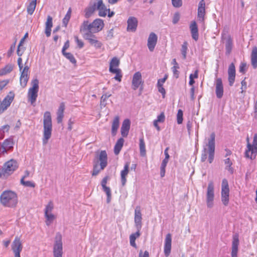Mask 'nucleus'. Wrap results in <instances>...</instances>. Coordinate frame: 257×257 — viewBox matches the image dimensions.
<instances>
[{
	"label": "nucleus",
	"instance_id": "50",
	"mask_svg": "<svg viewBox=\"0 0 257 257\" xmlns=\"http://www.w3.org/2000/svg\"><path fill=\"white\" fill-rule=\"evenodd\" d=\"M46 29H51V28L53 26L52 23V18L50 16H48L47 17V21L45 24Z\"/></svg>",
	"mask_w": 257,
	"mask_h": 257
},
{
	"label": "nucleus",
	"instance_id": "5",
	"mask_svg": "<svg viewBox=\"0 0 257 257\" xmlns=\"http://www.w3.org/2000/svg\"><path fill=\"white\" fill-rule=\"evenodd\" d=\"M31 84L32 87L30 88L28 90V97L31 104L35 106L39 91V81L36 78L32 81Z\"/></svg>",
	"mask_w": 257,
	"mask_h": 257
},
{
	"label": "nucleus",
	"instance_id": "35",
	"mask_svg": "<svg viewBox=\"0 0 257 257\" xmlns=\"http://www.w3.org/2000/svg\"><path fill=\"white\" fill-rule=\"evenodd\" d=\"M96 4L95 3L93 5L90 6L85 10V17L88 18L92 15L94 12L96 10Z\"/></svg>",
	"mask_w": 257,
	"mask_h": 257
},
{
	"label": "nucleus",
	"instance_id": "14",
	"mask_svg": "<svg viewBox=\"0 0 257 257\" xmlns=\"http://www.w3.org/2000/svg\"><path fill=\"white\" fill-rule=\"evenodd\" d=\"M215 93L218 98H221L223 95V86L221 78H217L215 80Z\"/></svg>",
	"mask_w": 257,
	"mask_h": 257
},
{
	"label": "nucleus",
	"instance_id": "59",
	"mask_svg": "<svg viewBox=\"0 0 257 257\" xmlns=\"http://www.w3.org/2000/svg\"><path fill=\"white\" fill-rule=\"evenodd\" d=\"M207 151L206 147H204L203 152L201 155V160L202 162H204L207 159Z\"/></svg>",
	"mask_w": 257,
	"mask_h": 257
},
{
	"label": "nucleus",
	"instance_id": "58",
	"mask_svg": "<svg viewBox=\"0 0 257 257\" xmlns=\"http://www.w3.org/2000/svg\"><path fill=\"white\" fill-rule=\"evenodd\" d=\"M25 50V48L23 47V45H20V44H19L17 51L18 55L19 56H21L24 53Z\"/></svg>",
	"mask_w": 257,
	"mask_h": 257
},
{
	"label": "nucleus",
	"instance_id": "37",
	"mask_svg": "<svg viewBox=\"0 0 257 257\" xmlns=\"http://www.w3.org/2000/svg\"><path fill=\"white\" fill-rule=\"evenodd\" d=\"M140 150L142 156H145L146 154L145 143L143 137L140 139Z\"/></svg>",
	"mask_w": 257,
	"mask_h": 257
},
{
	"label": "nucleus",
	"instance_id": "64",
	"mask_svg": "<svg viewBox=\"0 0 257 257\" xmlns=\"http://www.w3.org/2000/svg\"><path fill=\"white\" fill-rule=\"evenodd\" d=\"M9 82V80L0 81V91L2 90Z\"/></svg>",
	"mask_w": 257,
	"mask_h": 257
},
{
	"label": "nucleus",
	"instance_id": "11",
	"mask_svg": "<svg viewBox=\"0 0 257 257\" xmlns=\"http://www.w3.org/2000/svg\"><path fill=\"white\" fill-rule=\"evenodd\" d=\"M14 93L11 91L9 94L4 99L0 104V113L1 111H4L10 105L14 98Z\"/></svg>",
	"mask_w": 257,
	"mask_h": 257
},
{
	"label": "nucleus",
	"instance_id": "1",
	"mask_svg": "<svg viewBox=\"0 0 257 257\" xmlns=\"http://www.w3.org/2000/svg\"><path fill=\"white\" fill-rule=\"evenodd\" d=\"M142 213L139 207H137L135 210V225L137 230V232L132 233L130 236V242L131 246L137 248L136 239L141 235L140 230L142 227Z\"/></svg>",
	"mask_w": 257,
	"mask_h": 257
},
{
	"label": "nucleus",
	"instance_id": "16",
	"mask_svg": "<svg viewBox=\"0 0 257 257\" xmlns=\"http://www.w3.org/2000/svg\"><path fill=\"white\" fill-rule=\"evenodd\" d=\"M228 79L230 86H232L235 81V68L234 64L231 63L228 69Z\"/></svg>",
	"mask_w": 257,
	"mask_h": 257
},
{
	"label": "nucleus",
	"instance_id": "48",
	"mask_svg": "<svg viewBox=\"0 0 257 257\" xmlns=\"http://www.w3.org/2000/svg\"><path fill=\"white\" fill-rule=\"evenodd\" d=\"M198 77V70H196L194 74H191L189 76V84L190 85H192L194 83L195 81L194 80V78H197Z\"/></svg>",
	"mask_w": 257,
	"mask_h": 257
},
{
	"label": "nucleus",
	"instance_id": "4",
	"mask_svg": "<svg viewBox=\"0 0 257 257\" xmlns=\"http://www.w3.org/2000/svg\"><path fill=\"white\" fill-rule=\"evenodd\" d=\"M18 168V162L14 159H11L5 163L1 170L2 176L7 177L11 175Z\"/></svg>",
	"mask_w": 257,
	"mask_h": 257
},
{
	"label": "nucleus",
	"instance_id": "17",
	"mask_svg": "<svg viewBox=\"0 0 257 257\" xmlns=\"http://www.w3.org/2000/svg\"><path fill=\"white\" fill-rule=\"evenodd\" d=\"M142 83L141 73L140 72L135 73L132 80V88L134 90H136Z\"/></svg>",
	"mask_w": 257,
	"mask_h": 257
},
{
	"label": "nucleus",
	"instance_id": "34",
	"mask_svg": "<svg viewBox=\"0 0 257 257\" xmlns=\"http://www.w3.org/2000/svg\"><path fill=\"white\" fill-rule=\"evenodd\" d=\"M13 68L14 66L12 64L7 65L5 67L0 69V76L10 73L13 70Z\"/></svg>",
	"mask_w": 257,
	"mask_h": 257
},
{
	"label": "nucleus",
	"instance_id": "56",
	"mask_svg": "<svg viewBox=\"0 0 257 257\" xmlns=\"http://www.w3.org/2000/svg\"><path fill=\"white\" fill-rule=\"evenodd\" d=\"M180 18V15L179 13V12L175 13L173 16L172 23L174 24H177L179 22Z\"/></svg>",
	"mask_w": 257,
	"mask_h": 257
},
{
	"label": "nucleus",
	"instance_id": "39",
	"mask_svg": "<svg viewBox=\"0 0 257 257\" xmlns=\"http://www.w3.org/2000/svg\"><path fill=\"white\" fill-rule=\"evenodd\" d=\"M71 8H69L68 11H67V13L66 14L65 17L63 19V25L65 27H67L68 22L69 21V20L71 17Z\"/></svg>",
	"mask_w": 257,
	"mask_h": 257
},
{
	"label": "nucleus",
	"instance_id": "29",
	"mask_svg": "<svg viewBox=\"0 0 257 257\" xmlns=\"http://www.w3.org/2000/svg\"><path fill=\"white\" fill-rule=\"evenodd\" d=\"M119 60L117 57H113L110 62L109 71L110 72H117L116 70L119 69L116 68V67L119 66Z\"/></svg>",
	"mask_w": 257,
	"mask_h": 257
},
{
	"label": "nucleus",
	"instance_id": "20",
	"mask_svg": "<svg viewBox=\"0 0 257 257\" xmlns=\"http://www.w3.org/2000/svg\"><path fill=\"white\" fill-rule=\"evenodd\" d=\"M239 244L238 235L237 234L233 235V239L232 242V257H237L238 251V246Z\"/></svg>",
	"mask_w": 257,
	"mask_h": 257
},
{
	"label": "nucleus",
	"instance_id": "19",
	"mask_svg": "<svg viewBox=\"0 0 257 257\" xmlns=\"http://www.w3.org/2000/svg\"><path fill=\"white\" fill-rule=\"evenodd\" d=\"M98 160L100 162V170H103L107 165V155L105 151H101Z\"/></svg>",
	"mask_w": 257,
	"mask_h": 257
},
{
	"label": "nucleus",
	"instance_id": "15",
	"mask_svg": "<svg viewBox=\"0 0 257 257\" xmlns=\"http://www.w3.org/2000/svg\"><path fill=\"white\" fill-rule=\"evenodd\" d=\"M157 40L158 37L157 35L153 32L151 33L148 39L147 44L148 47L151 52H153L154 50Z\"/></svg>",
	"mask_w": 257,
	"mask_h": 257
},
{
	"label": "nucleus",
	"instance_id": "61",
	"mask_svg": "<svg viewBox=\"0 0 257 257\" xmlns=\"http://www.w3.org/2000/svg\"><path fill=\"white\" fill-rule=\"evenodd\" d=\"M229 196H221V201L223 205L227 206L229 203Z\"/></svg>",
	"mask_w": 257,
	"mask_h": 257
},
{
	"label": "nucleus",
	"instance_id": "53",
	"mask_svg": "<svg viewBox=\"0 0 257 257\" xmlns=\"http://www.w3.org/2000/svg\"><path fill=\"white\" fill-rule=\"evenodd\" d=\"M117 70V72H111L112 73H114V74H115V77H114V78L119 81V82H120L121 80V78H122V74H121V70L119 69H117L116 70Z\"/></svg>",
	"mask_w": 257,
	"mask_h": 257
},
{
	"label": "nucleus",
	"instance_id": "33",
	"mask_svg": "<svg viewBox=\"0 0 257 257\" xmlns=\"http://www.w3.org/2000/svg\"><path fill=\"white\" fill-rule=\"evenodd\" d=\"M123 143H124V140L122 138L119 139L117 141V142L114 146V153L115 155H118L119 153V152L123 146Z\"/></svg>",
	"mask_w": 257,
	"mask_h": 257
},
{
	"label": "nucleus",
	"instance_id": "3",
	"mask_svg": "<svg viewBox=\"0 0 257 257\" xmlns=\"http://www.w3.org/2000/svg\"><path fill=\"white\" fill-rule=\"evenodd\" d=\"M43 127L42 142L44 145H46L51 137L52 131V117L49 111H46L44 114Z\"/></svg>",
	"mask_w": 257,
	"mask_h": 257
},
{
	"label": "nucleus",
	"instance_id": "52",
	"mask_svg": "<svg viewBox=\"0 0 257 257\" xmlns=\"http://www.w3.org/2000/svg\"><path fill=\"white\" fill-rule=\"evenodd\" d=\"M29 77H24L20 78V85L23 88L26 86L27 82L29 80Z\"/></svg>",
	"mask_w": 257,
	"mask_h": 257
},
{
	"label": "nucleus",
	"instance_id": "43",
	"mask_svg": "<svg viewBox=\"0 0 257 257\" xmlns=\"http://www.w3.org/2000/svg\"><path fill=\"white\" fill-rule=\"evenodd\" d=\"M111 95V94H109L108 93H106L103 94L101 97L100 100V105L103 106L104 107L106 106V101L107 99Z\"/></svg>",
	"mask_w": 257,
	"mask_h": 257
},
{
	"label": "nucleus",
	"instance_id": "23",
	"mask_svg": "<svg viewBox=\"0 0 257 257\" xmlns=\"http://www.w3.org/2000/svg\"><path fill=\"white\" fill-rule=\"evenodd\" d=\"M96 4V9L98 10V15L100 17H105L107 15L108 9H106L105 6L103 3L102 0H98Z\"/></svg>",
	"mask_w": 257,
	"mask_h": 257
},
{
	"label": "nucleus",
	"instance_id": "63",
	"mask_svg": "<svg viewBox=\"0 0 257 257\" xmlns=\"http://www.w3.org/2000/svg\"><path fill=\"white\" fill-rule=\"evenodd\" d=\"M246 65L245 63H241L239 66V72L242 73H245L246 71Z\"/></svg>",
	"mask_w": 257,
	"mask_h": 257
},
{
	"label": "nucleus",
	"instance_id": "27",
	"mask_svg": "<svg viewBox=\"0 0 257 257\" xmlns=\"http://www.w3.org/2000/svg\"><path fill=\"white\" fill-rule=\"evenodd\" d=\"M65 110V104L64 102L60 103L57 112V121L58 123L62 122L64 117V111Z\"/></svg>",
	"mask_w": 257,
	"mask_h": 257
},
{
	"label": "nucleus",
	"instance_id": "42",
	"mask_svg": "<svg viewBox=\"0 0 257 257\" xmlns=\"http://www.w3.org/2000/svg\"><path fill=\"white\" fill-rule=\"evenodd\" d=\"M187 45V43L186 42H184L182 44L181 47V54L183 56V58L184 59H185L186 58L187 51L188 50Z\"/></svg>",
	"mask_w": 257,
	"mask_h": 257
},
{
	"label": "nucleus",
	"instance_id": "62",
	"mask_svg": "<svg viewBox=\"0 0 257 257\" xmlns=\"http://www.w3.org/2000/svg\"><path fill=\"white\" fill-rule=\"evenodd\" d=\"M229 189L228 181L226 179L222 180L221 184V189Z\"/></svg>",
	"mask_w": 257,
	"mask_h": 257
},
{
	"label": "nucleus",
	"instance_id": "41",
	"mask_svg": "<svg viewBox=\"0 0 257 257\" xmlns=\"http://www.w3.org/2000/svg\"><path fill=\"white\" fill-rule=\"evenodd\" d=\"M103 190L105 192L107 195V199L106 201L107 203H109L110 202L111 198V190L109 187H107L106 186L102 187Z\"/></svg>",
	"mask_w": 257,
	"mask_h": 257
},
{
	"label": "nucleus",
	"instance_id": "36",
	"mask_svg": "<svg viewBox=\"0 0 257 257\" xmlns=\"http://www.w3.org/2000/svg\"><path fill=\"white\" fill-rule=\"evenodd\" d=\"M36 3L37 0H32V1L30 3L29 5L27 7V11L29 15H32L33 14L36 9Z\"/></svg>",
	"mask_w": 257,
	"mask_h": 257
},
{
	"label": "nucleus",
	"instance_id": "51",
	"mask_svg": "<svg viewBox=\"0 0 257 257\" xmlns=\"http://www.w3.org/2000/svg\"><path fill=\"white\" fill-rule=\"evenodd\" d=\"M225 49L226 53L229 54L232 49V41L230 39H228L226 42Z\"/></svg>",
	"mask_w": 257,
	"mask_h": 257
},
{
	"label": "nucleus",
	"instance_id": "55",
	"mask_svg": "<svg viewBox=\"0 0 257 257\" xmlns=\"http://www.w3.org/2000/svg\"><path fill=\"white\" fill-rule=\"evenodd\" d=\"M53 209V204L52 202H50L46 206L45 209V214H47V213H51Z\"/></svg>",
	"mask_w": 257,
	"mask_h": 257
},
{
	"label": "nucleus",
	"instance_id": "6",
	"mask_svg": "<svg viewBox=\"0 0 257 257\" xmlns=\"http://www.w3.org/2000/svg\"><path fill=\"white\" fill-rule=\"evenodd\" d=\"M257 154V134L254 135L252 144L248 143L245 156L251 160L254 159Z\"/></svg>",
	"mask_w": 257,
	"mask_h": 257
},
{
	"label": "nucleus",
	"instance_id": "7",
	"mask_svg": "<svg viewBox=\"0 0 257 257\" xmlns=\"http://www.w3.org/2000/svg\"><path fill=\"white\" fill-rule=\"evenodd\" d=\"M62 236L59 233H57L53 247L54 257H62Z\"/></svg>",
	"mask_w": 257,
	"mask_h": 257
},
{
	"label": "nucleus",
	"instance_id": "38",
	"mask_svg": "<svg viewBox=\"0 0 257 257\" xmlns=\"http://www.w3.org/2000/svg\"><path fill=\"white\" fill-rule=\"evenodd\" d=\"M168 160L164 159L162 162L161 168H160V176L161 177H163L165 175V168L168 162Z\"/></svg>",
	"mask_w": 257,
	"mask_h": 257
},
{
	"label": "nucleus",
	"instance_id": "44",
	"mask_svg": "<svg viewBox=\"0 0 257 257\" xmlns=\"http://www.w3.org/2000/svg\"><path fill=\"white\" fill-rule=\"evenodd\" d=\"M45 216L47 219L46 221V224L49 226L50 225L52 221L54 219V215L52 214L51 213H47V214H45Z\"/></svg>",
	"mask_w": 257,
	"mask_h": 257
},
{
	"label": "nucleus",
	"instance_id": "57",
	"mask_svg": "<svg viewBox=\"0 0 257 257\" xmlns=\"http://www.w3.org/2000/svg\"><path fill=\"white\" fill-rule=\"evenodd\" d=\"M172 3L175 8H180L182 6V0H172Z\"/></svg>",
	"mask_w": 257,
	"mask_h": 257
},
{
	"label": "nucleus",
	"instance_id": "12",
	"mask_svg": "<svg viewBox=\"0 0 257 257\" xmlns=\"http://www.w3.org/2000/svg\"><path fill=\"white\" fill-rule=\"evenodd\" d=\"M205 15V2L204 0H201L199 3L198 12H197V18L198 20L202 23L204 20V16Z\"/></svg>",
	"mask_w": 257,
	"mask_h": 257
},
{
	"label": "nucleus",
	"instance_id": "2",
	"mask_svg": "<svg viewBox=\"0 0 257 257\" xmlns=\"http://www.w3.org/2000/svg\"><path fill=\"white\" fill-rule=\"evenodd\" d=\"M0 202L5 207H15L18 203V196L14 191H4L0 196Z\"/></svg>",
	"mask_w": 257,
	"mask_h": 257
},
{
	"label": "nucleus",
	"instance_id": "40",
	"mask_svg": "<svg viewBox=\"0 0 257 257\" xmlns=\"http://www.w3.org/2000/svg\"><path fill=\"white\" fill-rule=\"evenodd\" d=\"M224 163L226 165V169H227L231 174L233 173V169L231 167L232 164L229 158L224 160Z\"/></svg>",
	"mask_w": 257,
	"mask_h": 257
},
{
	"label": "nucleus",
	"instance_id": "54",
	"mask_svg": "<svg viewBox=\"0 0 257 257\" xmlns=\"http://www.w3.org/2000/svg\"><path fill=\"white\" fill-rule=\"evenodd\" d=\"M10 129V126L8 124L3 125L0 128V133L1 134V139H3L4 137V133L5 131L8 132Z\"/></svg>",
	"mask_w": 257,
	"mask_h": 257
},
{
	"label": "nucleus",
	"instance_id": "26",
	"mask_svg": "<svg viewBox=\"0 0 257 257\" xmlns=\"http://www.w3.org/2000/svg\"><path fill=\"white\" fill-rule=\"evenodd\" d=\"M103 22L102 20L99 19L95 20L91 23L93 33L98 32L101 30L103 27Z\"/></svg>",
	"mask_w": 257,
	"mask_h": 257
},
{
	"label": "nucleus",
	"instance_id": "10",
	"mask_svg": "<svg viewBox=\"0 0 257 257\" xmlns=\"http://www.w3.org/2000/svg\"><path fill=\"white\" fill-rule=\"evenodd\" d=\"M12 249L15 257H21L20 253L22 250L23 245L20 238L16 236L11 244Z\"/></svg>",
	"mask_w": 257,
	"mask_h": 257
},
{
	"label": "nucleus",
	"instance_id": "46",
	"mask_svg": "<svg viewBox=\"0 0 257 257\" xmlns=\"http://www.w3.org/2000/svg\"><path fill=\"white\" fill-rule=\"evenodd\" d=\"M24 179L25 177H23L21 179V183L23 185L26 187H35V184L34 183L29 181H25Z\"/></svg>",
	"mask_w": 257,
	"mask_h": 257
},
{
	"label": "nucleus",
	"instance_id": "8",
	"mask_svg": "<svg viewBox=\"0 0 257 257\" xmlns=\"http://www.w3.org/2000/svg\"><path fill=\"white\" fill-rule=\"evenodd\" d=\"M215 135L214 133H211L210 138L208 140V144L206 146L208 147V162L211 163L214 159L215 152Z\"/></svg>",
	"mask_w": 257,
	"mask_h": 257
},
{
	"label": "nucleus",
	"instance_id": "13",
	"mask_svg": "<svg viewBox=\"0 0 257 257\" xmlns=\"http://www.w3.org/2000/svg\"><path fill=\"white\" fill-rule=\"evenodd\" d=\"M83 38L87 40L91 45L94 46L96 48H100L101 46V43L96 39V37L93 35V33L85 34Z\"/></svg>",
	"mask_w": 257,
	"mask_h": 257
},
{
	"label": "nucleus",
	"instance_id": "24",
	"mask_svg": "<svg viewBox=\"0 0 257 257\" xmlns=\"http://www.w3.org/2000/svg\"><path fill=\"white\" fill-rule=\"evenodd\" d=\"M80 32L82 34L83 36L86 33L90 34L93 33L91 23L89 24L87 20L84 21L80 26Z\"/></svg>",
	"mask_w": 257,
	"mask_h": 257
},
{
	"label": "nucleus",
	"instance_id": "45",
	"mask_svg": "<svg viewBox=\"0 0 257 257\" xmlns=\"http://www.w3.org/2000/svg\"><path fill=\"white\" fill-rule=\"evenodd\" d=\"M63 55L67 59H68L72 63L75 64L76 63V59H75L73 54H72L71 53L66 52V53H63Z\"/></svg>",
	"mask_w": 257,
	"mask_h": 257
},
{
	"label": "nucleus",
	"instance_id": "30",
	"mask_svg": "<svg viewBox=\"0 0 257 257\" xmlns=\"http://www.w3.org/2000/svg\"><path fill=\"white\" fill-rule=\"evenodd\" d=\"M119 126V117L116 116L114 118L111 124V135L115 136L116 135L117 130Z\"/></svg>",
	"mask_w": 257,
	"mask_h": 257
},
{
	"label": "nucleus",
	"instance_id": "49",
	"mask_svg": "<svg viewBox=\"0 0 257 257\" xmlns=\"http://www.w3.org/2000/svg\"><path fill=\"white\" fill-rule=\"evenodd\" d=\"M183 111L181 109H179L178 110L177 114V123L178 124H181L183 121Z\"/></svg>",
	"mask_w": 257,
	"mask_h": 257
},
{
	"label": "nucleus",
	"instance_id": "32",
	"mask_svg": "<svg viewBox=\"0 0 257 257\" xmlns=\"http://www.w3.org/2000/svg\"><path fill=\"white\" fill-rule=\"evenodd\" d=\"M14 143L13 139L9 138L5 140L3 144V152H7L8 150L13 148Z\"/></svg>",
	"mask_w": 257,
	"mask_h": 257
},
{
	"label": "nucleus",
	"instance_id": "31",
	"mask_svg": "<svg viewBox=\"0 0 257 257\" xmlns=\"http://www.w3.org/2000/svg\"><path fill=\"white\" fill-rule=\"evenodd\" d=\"M251 64L254 69L257 68V47L252 48L251 53Z\"/></svg>",
	"mask_w": 257,
	"mask_h": 257
},
{
	"label": "nucleus",
	"instance_id": "25",
	"mask_svg": "<svg viewBox=\"0 0 257 257\" xmlns=\"http://www.w3.org/2000/svg\"><path fill=\"white\" fill-rule=\"evenodd\" d=\"M128 31L135 32L138 26V20L134 17H130L127 21Z\"/></svg>",
	"mask_w": 257,
	"mask_h": 257
},
{
	"label": "nucleus",
	"instance_id": "18",
	"mask_svg": "<svg viewBox=\"0 0 257 257\" xmlns=\"http://www.w3.org/2000/svg\"><path fill=\"white\" fill-rule=\"evenodd\" d=\"M172 236L170 233H168L165 239L164 253L166 256L169 255L171 250Z\"/></svg>",
	"mask_w": 257,
	"mask_h": 257
},
{
	"label": "nucleus",
	"instance_id": "22",
	"mask_svg": "<svg viewBox=\"0 0 257 257\" xmlns=\"http://www.w3.org/2000/svg\"><path fill=\"white\" fill-rule=\"evenodd\" d=\"M131 121L128 119H125L121 126V135L123 137H126L130 129Z\"/></svg>",
	"mask_w": 257,
	"mask_h": 257
},
{
	"label": "nucleus",
	"instance_id": "28",
	"mask_svg": "<svg viewBox=\"0 0 257 257\" xmlns=\"http://www.w3.org/2000/svg\"><path fill=\"white\" fill-rule=\"evenodd\" d=\"M190 29L192 38L197 41L198 39V29L196 23L193 21L191 23L190 26Z\"/></svg>",
	"mask_w": 257,
	"mask_h": 257
},
{
	"label": "nucleus",
	"instance_id": "60",
	"mask_svg": "<svg viewBox=\"0 0 257 257\" xmlns=\"http://www.w3.org/2000/svg\"><path fill=\"white\" fill-rule=\"evenodd\" d=\"M165 119V116L164 112L161 113V114L158 116L157 119H155L156 121L158 122H163Z\"/></svg>",
	"mask_w": 257,
	"mask_h": 257
},
{
	"label": "nucleus",
	"instance_id": "47",
	"mask_svg": "<svg viewBox=\"0 0 257 257\" xmlns=\"http://www.w3.org/2000/svg\"><path fill=\"white\" fill-rule=\"evenodd\" d=\"M29 67L28 66H25L21 72V77H29Z\"/></svg>",
	"mask_w": 257,
	"mask_h": 257
},
{
	"label": "nucleus",
	"instance_id": "21",
	"mask_svg": "<svg viewBox=\"0 0 257 257\" xmlns=\"http://www.w3.org/2000/svg\"><path fill=\"white\" fill-rule=\"evenodd\" d=\"M130 162H127L125 163L123 169L120 172V178L121 184L124 186L126 182V176L129 172Z\"/></svg>",
	"mask_w": 257,
	"mask_h": 257
},
{
	"label": "nucleus",
	"instance_id": "9",
	"mask_svg": "<svg viewBox=\"0 0 257 257\" xmlns=\"http://www.w3.org/2000/svg\"><path fill=\"white\" fill-rule=\"evenodd\" d=\"M214 198V186L212 181H210L207 186L206 193V204L208 208H212L213 206Z\"/></svg>",
	"mask_w": 257,
	"mask_h": 257
}]
</instances>
